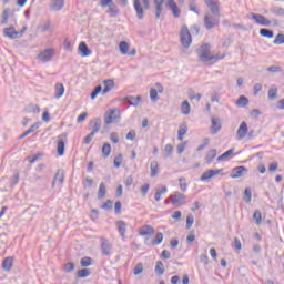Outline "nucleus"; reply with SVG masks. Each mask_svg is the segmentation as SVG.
<instances>
[{"label": "nucleus", "mask_w": 284, "mask_h": 284, "mask_svg": "<svg viewBox=\"0 0 284 284\" xmlns=\"http://www.w3.org/2000/svg\"><path fill=\"white\" fill-rule=\"evenodd\" d=\"M12 265H14V260L12 257H6L2 262V270H4V272H10Z\"/></svg>", "instance_id": "obj_24"}, {"label": "nucleus", "mask_w": 284, "mask_h": 284, "mask_svg": "<svg viewBox=\"0 0 284 284\" xmlns=\"http://www.w3.org/2000/svg\"><path fill=\"white\" fill-rule=\"evenodd\" d=\"M155 274L158 276H163V274H165V266L163 265V262H161V261L156 262Z\"/></svg>", "instance_id": "obj_34"}, {"label": "nucleus", "mask_w": 284, "mask_h": 284, "mask_svg": "<svg viewBox=\"0 0 284 284\" xmlns=\"http://www.w3.org/2000/svg\"><path fill=\"white\" fill-rule=\"evenodd\" d=\"M244 201H245L246 203H252V189L246 187V189L244 190Z\"/></svg>", "instance_id": "obj_51"}, {"label": "nucleus", "mask_w": 284, "mask_h": 284, "mask_svg": "<svg viewBox=\"0 0 284 284\" xmlns=\"http://www.w3.org/2000/svg\"><path fill=\"white\" fill-rule=\"evenodd\" d=\"M108 190L105 189V183L101 182L98 190V199H105V193Z\"/></svg>", "instance_id": "obj_38"}, {"label": "nucleus", "mask_w": 284, "mask_h": 284, "mask_svg": "<svg viewBox=\"0 0 284 284\" xmlns=\"http://www.w3.org/2000/svg\"><path fill=\"white\" fill-rule=\"evenodd\" d=\"M2 20H1V26H7L8 19L10 17V8H7L2 11Z\"/></svg>", "instance_id": "obj_43"}, {"label": "nucleus", "mask_w": 284, "mask_h": 284, "mask_svg": "<svg viewBox=\"0 0 284 284\" xmlns=\"http://www.w3.org/2000/svg\"><path fill=\"white\" fill-rule=\"evenodd\" d=\"M142 3L144 10H150V0H142ZM153 3L155 7V19H161V12H163V3H165V0H153Z\"/></svg>", "instance_id": "obj_3"}, {"label": "nucleus", "mask_w": 284, "mask_h": 284, "mask_svg": "<svg viewBox=\"0 0 284 284\" xmlns=\"http://www.w3.org/2000/svg\"><path fill=\"white\" fill-rule=\"evenodd\" d=\"M111 152H112V146L110 145V143H104L102 146V155L104 156V159H108Z\"/></svg>", "instance_id": "obj_39"}, {"label": "nucleus", "mask_w": 284, "mask_h": 284, "mask_svg": "<svg viewBox=\"0 0 284 284\" xmlns=\"http://www.w3.org/2000/svg\"><path fill=\"white\" fill-rule=\"evenodd\" d=\"M166 7L170 11H172L175 19H179V17H181V9H179V4H176L174 0H168Z\"/></svg>", "instance_id": "obj_14"}, {"label": "nucleus", "mask_w": 284, "mask_h": 284, "mask_svg": "<svg viewBox=\"0 0 284 284\" xmlns=\"http://www.w3.org/2000/svg\"><path fill=\"white\" fill-rule=\"evenodd\" d=\"M63 94H65V87H63V83H57L54 93L55 99H61Z\"/></svg>", "instance_id": "obj_27"}, {"label": "nucleus", "mask_w": 284, "mask_h": 284, "mask_svg": "<svg viewBox=\"0 0 284 284\" xmlns=\"http://www.w3.org/2000/svg\"><path fill=\"white\" fill-rule=\"evenodd\" d=\"M104 89L102 90V94H108V92H112L114 90V80L108 79L103 81Z\"/></svg>", "instance_id": "obj_22"}, {"label": "nucleus", "mask_w": 284, "mask_h": 284, "mask_svg": "<svg viewBox=\"0 0 284 284\" xmlns=\"http://www.w3.org/2000/svg\"><path fill=\"white\" fill-rule=\"evenodd\" d=\"M206 13L204 16V26L206 30H212L213 28H216L219 26V21H221V10H217L216 12Z\"/></svg>", "instance_id": "obj_2"}, {"label": "nucleus", "mask_w": 284, "mask_h": 284, "mask_svg": "<svg viewBox=\"0 0 284 284\" xmlns=\"http://www.w3.org/2000/svg\"><path fill=\"white\" fill-rule=\"evenodd\" d=\"M108 8L106 14H109V17L114 18L119 14V8L116 4H114V2H112Z\"/></svg>", "instance_id": "obj_29"}, {"label": "nucleus", "mask_w": 284, "mask_h": 284, "mask_svg": "<svg viewBox=\"0 0 284 284\" xmlns=\"http://www.w3.org/2000/svg\"><path fill=\"white\" fill-rule=\"evenodd\" d=\"M223 48H230L232 45V36H227L226 38L223 39L222 41Z\"/></svg>", "instance_id": "obj_59"}, {"label": "nucleus", "mask_w": 284, "mask_h": 284, "mask_svg": "<svg viewBox=\"0 0 284 284\" xmlns=\"http://www.w3.org/2000/svg\"><path fill=\"white\" fill-rule=\"evenodd\" d=\"M65 6V0H53L51 8L52 10H61Z\"/></svg>", "instance_id": "obj_37"}, {"label": "nucleus", "mask_w": 284, "mask_h": 284, "mask_svg": "<svg viewBox=\"0 0 284 284\" xmlns=\"http://www.w3.org/2000/svg\"><path fill=\"white\" fill-rule=\"evenodd\" d=\"M110 140H111L113 143H119V133L112 132V133L110 134Z\"/></svg>", "instance_id": "obj_63"}, {"label": "nucleus", "mask_w": 284, "mask_h": 284, "mask_svg": "<svg viewBox=\"0 0 284 284\" xmlns=\"http://www.w3.org/2000/svg\"><path fill=\"white\" fill-rule=\"evenodd\" d=\"M163 243V233L159 232L153 240V245H161Z\"/></svg>", "instance_id": "obj_55"}, {"label": "nucleus", "mask_w": 284, "mask_h": 284, "mask_svg": "<svg viewBox=\"0 0 284 284\" xmlns=\"http://www.w3.org/2000/svg\"><path fill=\"white\" fill-rule=\"evenodd\" d=\"M119 50L121 54H128V50H130V44L126 41H121L119 44Z\"/></svg>", "instance_id": "obj_41"}, {"label": "nucleus", "mask_w": 284, "mask_h": 284, "mask_svg": "<svg viewBox=\"0 0 284 284\" xmlns=\"http://www.w3.org/2000/svg\"><path fill=\"white\" fill-rule=\"evenodd\" d=\"M274 45H283L284 44V34L283 33H278L275 38V40L273 41Z\"/></svg>", "instance_id": "obj_53"}, {"label": "nucleus", "mask_w": 284, "mask_h": 284, "mask_svg": "<svg viewBox=\"0 0 284 284\" xmlns=\"http://www.w3.org/2000/svg\"><path fill=\"white\" fill-rule=\"evenodd\" d=\"M154 227L150 226V225H144L141 227L140 230V236H150L152 234H154Z\"/></svg>", "instance_id": "obj_25"}, {"label": "nucleus", "mask_w": 284, "mask_h": 284, "mask_svg": "<svg viewBox=\"0 0 284 284\" xmlns=\"http://www.w3.org/2000/svg\"><path fill=\"white\" fill-rule=\"evenodd\" d=\"M81 267H90L92 265V257H82L80 260Z\"/></svg>", "instance_id": "obj_50"}, {"label": "nucleus", "mask_w": 284, "mask_h": 284, "mask_svg": "<svg viewBox=\"0 0 284 284\" xmlns=\"http://www.w3.org/2000/svg\"><path fill=\"white\" fill-rule=\"evenodd\" d=\"M179 185L181 192H187V180L185 178L182 176L179 179Z\"/></svg>", "instance_id": "obj_47"}, {"label": "nucleus", "mask_w": 284, "mask_h": 284, "mask_svg": "<svg viewBox=\"0 0 284 284\" xmlns=\"http://www.w3.org/2000/svg\"><path fill=\"white\" fill-rule=\"evenodd\" d=\"M74 267H75L74 263L69 262V263L64 264L63 270H64V272H67V274H70V272H74Z\"/></svg>", "instance_id": "obj_56"}, {"label": "nucleus", "mask_w": 284, "mask_h": 284, "mask_svg": "<svg viewBox=\"0 0 284 284\" xmlns=\"http://www.w3.org/2000/svg\"><path fill=\"white\" fill-rule=\"evenodd\" d=\"M248 16H251V19H253V21H255L257 26H264V27L272 26V21L265 18V16L263 14L251 12Z\"/></svg>", "instance_id": "obj_8"}, {"label": "nucleus", "mask_w": 284, "mask_h": 284, "mask_svg": "<svg viewBox=\"0 0 284 284\" xmlns=\"http://www.w3.org/2000/svg\"><path fill=\"white\" fill-rule=\"evenodd\" d=\"M214 159H216V149H212L207 152L205 161L207 164H210L212 161H214Z\"/></svg>", "instance_id": "obj_36"}, {"label": "nucleus", "mask_w": 284, "mask_h": 284, "mask_svg": "<svg viewBox=\"0 0 284 284\" xmlns=\"http://www.w3.org/2000/svg\"><path fill=\"white\" fill-rule=\"evenodd\" d=\"M247 172H248L247 168L243 165L236 166L231 171V179H241L242 176H245Z\"/></svg>", "instance_id": "obj_11"}, {"label": "nucleus", "mask_w": 284, "mask_h": 284, "mask_svg": "<svg viewBox=\"0 0 284 284\" xmlns=\"http://www.w3.org/2000/svg\"><path fill=\"white\" fill-rule=\"evenodd\" d=\"M187 134V124L183 123L180 125V129L178 131V141H183V136Z\"/></svg>", "instance_id": "obj_30"}, {"label": "nucleus", "mask_w": 284, "mask_h": 284, "mask_svg": "<svg viewBox=\"0 0 284 284\" xmlns=\"http://www.w3.org/2000/svg\"><path fill=\"white\" fill-rule=\"evenodd\" d=\"M170 201L175 207H181V205H185V203H187L185 194L179 191H175L172 195H170Z\"/></svg>", "instance_id": "obj_5"}, {"label": "nucleus", "mask_w": 284, "mask_h": 284, "mask_svg": "<svg viewBox=\"0 0 284 284\" xmlns=\"http://www.w3.org/2000/svg\"><path fill=\"white\" fill-rule=\"evenodd\" d=\"M189 10H191V12H194L197 16L201 14L199 9L196 8V0H189Z\"/></svg>", "instance_id": "obj_48"}, {"label": "nucleus", "mask_w": 284, "mask_h": 284, "mask_svg": "<svg viewBox=\"0 0 284 284\" xmlns=\"http://www.w3.org/2000/svg\"><path fill=\"white\" fill-rule=\"evenodd\" d=\"M68 141V133H62L58 136V154L59 156H63L65 154V142Z\"/></svg>", "instance_id": "obj_9"}, {"label": "nucleus", "mask_w": 284, "mask_h": 284, "mask_svg": "<svg viewBox=\"0 0 284 284\" xmlns=\"http://www.w3.org/2000/svg\"><path fill=\"white\" fill-rule=\"evenodd\" d=\"M123 163V155H118L114 158L113 165L114 168H119Z\"/></svg>", "instance_id": "obj_58"}, {"label": "nucleus", "mask_w": 284, "mask_h": 284, "mask_svg": "<svg viewBox=\"0 0 284 284\" xmlns=\"http://www.w3.org/2000/svg\"><path fill=\"white\" fill-rule=\"evenodd\" d=\"M115 227L122 239H125V234L128 232V223L125 221L120 220L115 222Z\"/></svg>", "instance_id": "obj_16"}, {"label": "nucleus", "mask_w": 284, "mask_h": 284, "mask_svg": "<svg viewBox=\"0 0 284 284\" xmlns=\"http://www.w3.org/2000/svg\"><path fill=\"white\" fill-rule=\"evenodd\" d=\"M234 150H235V149L232 148V149L225 151L222 155H220V156L217 158V161H225V159H227V158L232 156V154H234Z\"/></svg>", "instance_id": "obj_46"}, {"label": "nucleus", "mask_w": 284, "mask_h": 284, "mask_svg": "<svg viewBox=\"0 0 284 284\" xmlns=\"http://www.w3.org/2000/svg\"><path fill=\"white\" fill-rule=\"evenodd\" d=\"M4 37H9V39H21V33L14 27H9L4 29Z\"/></svg>", "instance_id": "obj_19"}, {"label": "nucleus", "mask_w": 284, "mask_h": 284, "mask_svg": "<svg viewBox=\"0 0 284 284\" xmlns=\"http://www.w3.org/2000/svg\"><path fill=\"white\" fill-rule=\"evenodd\" d=\"M271 12H272V14H275L276 17H284L283 7H272Z\"/></svg>", "instance_id": "obj_45"}, {"label": "nucleus", "mask_w": 284, "mask_h": 284, "mask_svg": "<svg viewBox=\"0 0 284 284\" xmlns=\"http://www.w3.org/2000/svg\"><path fill=\"white\" fill-rule=\"evenodd\" d=\"M276 109L284 110V98L277 101Z\"/></svg>", "instance_id": "obj_64"}, {"label": "nucleus", "mask_w": 284, "mask_h": 284, "mask_svg": "<svg viewBox=\"0 0 284 284\" xmlns=\"http://www.w3.org/2000/svg\"><path fill=\"white\" fill-rule=\"evenodd\" d=\"M78 52L82 57H90V54H92V51L90 50V48H88V44L85 42H81L79 44Z\"/></svg>", "instance_id": "obj_21"}, {"label": "nucleus", "mask_w": 284, "mask_h": 284, "mask_svg": "<svg viewBox=\"0 0 284 284\" xmlns=\"http://www.w3.org/2000/svg\"><path fill=\"white\" fill-rule=\"evenodd\" d=\"M150 170H151V179H154V176L159 174V162L152 161L150 164Z\"/></svg>", "instance_id": "obj_33"}, {"label": "nucleus", "mask_w": 284, "mask_h": 284, "mask_svg": "<svg viewBox=\"0 0 284 284\" xmlns=\"http://www.w3.org/2000/svg\"><path fill=\"white\" fill-rule=\"evenodd\" d=\"M53 57L54 49H45L38 54V59L39 61H42V63H48V61H52Z\"/></svg>", "instance_id": "obj_10"}, {"label": "nucleus", "mask_w": 284, "mask_h": 284, "mask_svg": "<svg viewBox=\"0 0 284 284\" xmlns=\"http://www.w3.org/2000/svg\"><path fill=\"white\" fill-rule=\"evenodd\" d=\"M253 221L257 224L261 225L263 223V215L261 214V211H255L253 214Z\"/></svg>", "instance_id": "obj_49"}, {"label": "nucleus", "mask_w": 284, "mask_h": 284, "mask_svg": "<svg viewBox=\"0 0 284 284\" xmlns=\"http://www.w3.org/2000/svg\"><path fill=\"white\" fill-rule=\"evenodd\" d=\"M101 92H103V87L101 84H99L91 92V100L94 101V99H97V97H99V94H101Z\"/></svg>", "instance_id": "obj_42"}, {"label": "nucleus", "mask_w": 284, "mask_h": 284, "mask_svg": "<svg viewBox=\"0 0 284 284\" xmlns=\"http://www.w3.org/2000/svg\"><path fill=\"white\" fill-rule=\"evenodd\" d=\"M150 99L151 101H159V91L156 89L150 90Z\"/></svg>", "instance_id": "obj_57"}, {"label": "nucleus", "mask_w": 284, "mask_h": 284, "mask_svg": "<svg viewBox=\"0 0 284 284\" xmlns=\"http://www.w3.org/2000/svg\"><path fill=\"white\" fill-rule=\"evenodd\" d=\"M24 112H27V114H37V112H40V109L34 104H29L26 106Z\"/></svg>", "instance_id": "obj_40"}, {"label": "nucleus", "mask_w": 284, "mask_h": 284, "mask_svg": "<svg viewBox=\"0 0 284 284\" xmlns=\"http://www.w3.org/2000/svg\"><path fill=\"white\" fill-rule=\"evenodd\" d=\"M94 133H90L89 135H87L83 140L84 145H90L92 143V140L94 139Z\"/></svg>", "instance_id": "obj_60"}, {"label": "nucleus", "mask_w": 284, "mask_h": 284, "mask_svg": "<svg viewBox=\"0 0 284 284\" xmlns=\"http://www.w3.org/2000/svg\"><path fill=\"white\" fill-rule=\"evenodd\" d=\"M221 128H223L222 126V124H221V119H219V118H212V120H211V134H219V132H221Z\"/></svg>", "instance_id": "obj_15"}, {"label": "nucleus", "mask_w": 284, "mask_h": 284, "mask_svg": "<svg viewBox=\"0 0 284 284\" xmlns=\"http://www.w3.org/2000/svg\"><path fill=\"white\" fill-rule=\"evenodd\" d=\"M91 274L90 268H82L78 271V278H88Z\"/></svg>", "instance_id": "obj_44"}, {"label": "nucleus", "mask_w": 284, "mask_h": 284, "mask_svg": "<svg viewBox=\"0 0 284 284\" xmlns=\"http://www.w3.org/2000/svg\"><path fill=\"white\" fill-rule=\"evenodd\" d=\"M260 34L266 39H274V31L272 29L262 28L260 29Z\"/></svg>", "instance_id": "obj_31"}, {"label": "nucleus", "mask_w": 284, "mask_h": 284, "mask_svg": "<svg viewBox=\"0 0 284 284\" xmlns=\"http://www.w3.org/2000/svg\"><path fill=\"white\" fill-rule=\"evenodd\" d=\"M219 174H223V169H217V170L210 169L206 172L202 173L200 181H203L204 183H210L213 176H219Z\"/></svg>", "instance_id": "obj_7"}, {"label": "nucleus", "mask_w": 284, "mask_h": 284, "mask_svg": "<svg viewBox=\"0 0 284 284\" xmlns=\"http://www.w3.org/2000/svg\"><path fill=\"white\" fill-rule=\"evenodd\" d=\"M164 152H165V156H170V154L174 152V148L172 146V144H166L164 148Z\"/></svg>", "instance_id": "obj_62"}, {"label": "nucleus", "mask_w": 284, "mask_h": 284, "mask_svg": "<svg viewBox=\"0 0 284 284\" xmlns=\"http://www.w3.org/2000/svg\"><path fill=\"white\" fill-rule=\"evenodd\" d=\"M133 8L136 12L138 19H143L145 17V11L143 10V6L141 4V0H133Z\"/></svg>", "instance_id": "obj_18"}, {"label": "nucleus", "mask_w": 284, "mask_h": 284, "mask_svg": "<svg viewBox=\"0 0 284 284\" xmlns=\"http://www.w3.org/2000/svg\"><path fill=\"white\" fill-rule=\"evenodd\" d=\"M204 3H205V6H207V8L211 12L219 13V10H221L219 8V2H216L215 0H204Z\"/></svg>", "instance_id": "obj_23"}, {"label": "nucleus", "mask_w": 284, "mask_h": 284, "mask_svg": "<svg viewBox=\"0 0 284 284\" xmlns=\"http://www.w3.org/2000/svg\"><path fill=\"white\" fill-rule=\"evenodd\" d=\"M180 41L183 48H190L192 45V34L190 33V29L187 26H183L180 31Z\"/></svg>", "instance_id": "obj_4"}, {"label": "nucleus", "mask_w": 284, "mask_h": 284, "mask_svg": "<svg viewBox=\"0 0 284 284\" xmlns=\"http://www.w3.org/2000/svg\"><path fill=\"white\" fill-rule=\"evenodd\" d=\"M101 252H102V256H110L112 252V244L108 239H104V237L101 239Z\"/></svg>", "instance_id": "obj_12"}, {"label": "nucleus", "mask_w": 284, "mask_h": 284, "mask_svg": "<svg viewBox=\"0 0 284 284\" xmlns=\"http://www.w3.org/2000/svg\"><path fill=\"white\" fill-rule=\"evenodd\" d=\"M191 110H192V106L190 105V102L187 100L183 101L181 104L182 114L187 116V114H190Z\"/></svg>", "instance_id": "obj_32"}, {"label": "nucleus", "mask_w": 284, "mask_h": 284, "mask_svg": "<svg viewBox=\"0 0 284 284\" xmlns=\"http://www.w3.org/2000/svg\"><path fill=\"white\" fill-rule=\"evenodd\" d=\"M140 192L142 194V196H146L148 195V192H150V184H144L141 186L140 189Z\"/></svg>", "instance_id": "obj_61"}, {"label": "nucleus", "mask_w": 284, "mask_h": 284, "mask_svg": "<svg viewBox=\"0 0 284 284\" xmlns=\"http://www.w3.org/2000/svg\"><path fill=\"white\" fill-rule=\"evenodd\" d=\"M91 125H93L91 133L97 134L101 130V119L94 118L91 120Z\"/></svg>", "instance_id": "obj_28"}, {"label": "nucleus", "mask_w": 284, "mask_h": 284, "mask_svg": "<svg viewBox=\"0 0 284 284\" xmlns=\"http://www.w3.org/2000/svg\"><path fill=\"white\" fill-rule=\"evenodd\" d=\"M196 52L202 63H214L215 61H220V59H225V55H212V47L207 43L202 44Z\"/></svg>", "instance_id": "obj_1"}, {"label": "nucleus", "mask_w": 284, "mask_h": 284, "mask_svg": "<svg viewBox=\"0 0 284 284\" xmlns=\"http://www.w3.org/2000/svg\"><path fill=\"white\" fill-rule=\"evenodd\" d=\"M250 128H247V122H242L237 129V141H243L247 136Z\"/></svg>", "instance_id": "obj_13"}, {"label": "nucleus", "mask_w": 284, "mask_h": 284, "mask_svg": "<svg viewBox=\"0 0 284 284\" xmlns=\"http://www.w3.org/2000/svg\"><path fill=\"white\" fill-rule=\"evenodd\" d=\"M143 273V263H138L133 268L134 276H139V274Z\"/></svg>", "instance_id": "obj_54"}, {"label": "nucleus", "mask_w": 284, "mask_h": 284, "mask_svg": "<svg viewBox=\"0 0 284 284\" xmlns=\"http://www.w3.org/2000/svg\"><path fill=\"white\" fill-rule=\"evenodd\" d=\"M119 121H121V115L116 114V109H110L104 114V123H105V125H110L112 123H119Z\"/></svg>", "instance_id": "obj_6"}, {"label": "nucleus", "mask_w": 284, "mask_h": 284, "mask_svg": "<svg viewBox=\"0 0 284 284\" xmlns=\"http://www.w3.org/2000/svg\"><path fill=\"white\" fill-rule=\"evenodd\" d=\"M247 103H250V100L245 95H240V98L235 102L237 108H245V105H247Z\"/></svg>", "instance_id": "obj_35"}, {"label": "nucleus", "mask_w": 284, "mask_h": 284, "mask_svg": "<svg viewBox=\"0 0 284 284\" xmlns=\"http://www.w3.org/2000/svg\"><path fill=\"white\" fill-rule=\"evenodd\" d=\"M122 101H125L126 103H129V105H133L134 108H136V105L141 103V95H128L124 99H122Z\"/></svg>", "instance_id": "obj_20"}, {"label": "nucleus", "mask_w": 284, "mask_h": 284, "mask_svg": "<svg viewBox=\"0 0 284 284\" xmlns=\"http://www.w3.org/2000/svg\"><path fill=\"white\" fill-rule=\"evenodd\" d=\"M192 225H194V215L190 213L186 216V230H192Z\"/></svg>", "instance_id": "obj_52"}, {"label": "nucleus", "mask_w": 284, "mask_h": 284, "mask_svg": "<svg viewBox=\"0 0 284 284\" xmlns=\"http://www.w3.org/2000/svg\"><path fill=\"white\" fill-rule=\"evenodd\" d=\"M268 100L270 101H274V99H277L278 97V88L276 87V84L271 85V88L268 89Z\"/></svg>", "instance_id": "obj_26"}, {"label": "nucleus", "mask_w": 284, "mask_h": 284, "mask_svg": "<svg viewBox=\"0 0 284 284\" xmlns=\"http://www.w3.org/2000/svg\"><path fill=\"white\" fill-rule=\"evenodd\" d=\"M64 179H65V171H63V169H59L55 172V175L53 178L52 187H54V185H57V183H59L60 185H63Z\"/></svg>", "instance_id": "obj_17"}]
</instances>
